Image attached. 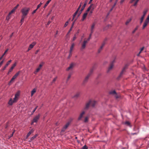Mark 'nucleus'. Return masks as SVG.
<instances>
[{"mask_svg":"<svg viewBox=\"0 0 149 149\" xmlns=\"http://www.w3.org/2000/svg\"><path fill=\"white\" fill-rule=\"evenodd\" d=\"M88 42V40H84L83 42L82 45H81V50H83L84 49H85L86 47V44Z\"/></svg>","mask_w":149,"mask_h":149,"instance_id":"5","label":"nucleus"},{"mask_svg":"<svg viewBox=\"0 0 149 149\" xmlns=\"http://www.w3.org/2000/svg\"><path fill=\"white\" fill-rule=\"evenodd\" d=\"M75 64L74 63H72L70 65V66L67 68L66 70L67 71H68L70 70H72Z\"/></svg>","mask_w":149,"mask_h":149,"instance_id":"10","label":"nucleus"},{"mask_svg":"<svg viewBox=\"0 0 149 149\" xmlns=\"http://www.w3.org/2000/svg\"><path fill=\"white\" fill-rule=\"evenodd\" d=\"M95 25V24L94 23H93L91 26V33H93V30L94 28Z\"/></svg>","mask_w":149,"mask_h":149,"instance_id":"24","label":"nucleus"},{"mask_svg":"<svg viewBox=\"0 0 149 149\" xmlns=\"http://www.w3.org/2000/svg\"><path fill=\"white\" fill-rule=\"evenodd\" d=\"M80 93L79 92L77 93L74 96V97H77L79 96Z\"/></svg>","mask_w":149,"mask_h":149,"instance_id":"38","label":"nucleus"},{"mask_svg":"<svg viewBox=\"0 0 149 149\" xmlns=\"http://www.w3.org/2000/svg\"><path fill=\"white\" fill-rule=\"evenodd\" d=\"M82 149H88V147L86 145H85L82 148Z\"/></svg>","mask_w":149,"mask_h":149,"instance_id":"47","label":"nucleus"},{"mask_svg":"<svg viewBox=\"0 0 149 149\" xmlns=\"http://www.w3.org/2000/svg\"><path fill=\"white\" fill-rule=\"evenodd\" d=\"M86 4H87V2H85L84 4L81 7V10H84V9Z\"/></svg>","mask_w":149,"mask_h":149,"instance_id":"30","label":"nucleus"},{"mask_svg":"<svg viewBox=\"0 0 149 149\" xmlns=\"http://www.w3.org/2000/svg\"><path fill=\"white\" fill-rule=\"evenodd\" d=\"M93 71V69L91 70H90L89 73L88 74V75L85 77V78L84 81V83L88 81L89 77L91 76V74H92Z\"/></svg>","mask_w":149,"mask_h":149,"instance_id":"4","label":"nucleus"},{"mask_svg":"<svg viewBox=\"0 0 149 149\" xmlns=\"http://www.w3.org/2000/svg\"><path fill=\"white\" fill-rule=\"evenodd\" d=\"M68 21H67L65 24L64 27H66L68 25Z\"/></svg>","mask_w":149,"mask_h":149,"instance_id":"46","label":"nucleus"},{"mask_svg":"<svg viewBox=\"0 0 149 149\" xmlns=\"http://www.w3.org/2000/svg\"><path fill=\"white\" fill-rule=\"evenodd\" d=\"M111 25L110 24H108V25L107 26H106L104 28V30H107L108 29V28H109V27H111Z\"/></svg>","mask_w":149,"mask_h":149,"instance_id":"34","label":"nucleus"},{"mask_svg":"<svg viewBox=\"0 0 149 149\" xmlns=\"http://www.w3.org/2000/svg\"><path fill=\"white\" fill-rule=\"evenodd\" d=\"M19 6V4H17L16 6H15L12 10L9 13V15H10L12 13L14 12L16 9L17 8L18 6Z\"/></svg>","mask_w":149,"mask_h":149,"instance_id":"16","label":"nucleus"},{"mask_svg":"<svg viewBox=\"0 0 149 149\" xmlns=\"http://www.w3.org/2000/svg\"><path fill=\"white\" fill-rule=\"evenodd\" d=\"M18 97H17L15 96V97L13 99V100L14 101H15V102H16L17 100H18Z\"/></svg>","mask_w":149,"mask_h":149,"instance_id":"39","label":"nucleus"},{"mask_svg":"<svg viewBox=\"0 0 149 149\" xmlns=\"http://www.w3.org/2000/svg\"><path fill=\"white\" fill-rule=\"evenodd\" d=\"M96 102L94 101H91V103L90 104V105H91L92 107H93L95 106Z\"/></svg>","mask_w":149,"mask_h":149,"instance_id":"26","label":"nucleus"},{"mask_svg":"<svg viewBox=\"0 0 149 149\" xmlns=\"http://www.w3.org/2000/svg\"><path fill=\"white\" fill-rule=\"evenodd\" d=\"M16 63H14L13 65V66L11 67L9 69V70L8 72V74H9V73L13 70V68H14L16 66Z\"/></svg>","mask_w":149,"mask_h":149,"instance_id":"15","label":"nucleus"},{"mask_svg":"<svg viewBox=\"0 0 149 149\" xmlns=\"http://www.w3.org/2000/svg\"><path fill=\"white\" fill-rule=\"evenodd\" d=\"M142 52L141 51H140L138 54L137 55V56H139L140 53Z\"/></svg>","mask_w":149,"mask_h":149,"instance_id":"64","label":"nucleus"},{"mask_svg":"<svg viewBox=\"0 0 149 149\" xmlns=\"http://www.w3.org/2000/svg\"><path fill=\"white\" fill-rule=\"evenodd\" d=\"M114 62V61H113L112 62V63H111V64H110V66L108 68V70H107L108 72H109L113 68V63Z\"/></svg>","mask_w":149,"mask_h":149,"instance_id":"17","label":"nucleus"},{"mask_svg":"<svg viewBox=\"0 0 149 149\" xmlns=\"http://www.w3.org/2000/svg\"><path fill=\"white\" fill-rule=\"evenodd\" d=\"M76 38V34L74 35L73 38V40L74 41V40H75Z\"/></svg>","mask_w":149,"mask_h":149,"instance_id":"51","label":"nucleus"},{"mask_svg":"<svg viewBox=\"0 0 149 149\" xmlns=\"http://www.w3.org/2000/svg\"><path fill=\"white\" fill-rule=\"evenodd\" d=\"M83 10H81H81L78 13V16H79L81 14V13L82 11Z\"/></svg>","mask_w":149,"mask_h":149,"instance_id":"50","label":"nucleus"},{"mask_svg":"<svg viewBox=\"0 0 149 149\" xmlns=\"http://www.w3.org/2000/svg\"><path fill=\"white\" fill-rule=\"evenodd\" d=\"M42 3L41 2H40V3L37 6V9H38V8H39L40 7V6L42 5Z\"/></svg>","mask_w":149,"mask_h":149,"instance_id":"45","label":"nucleus"},{"mask_svg":"<svg viewBox=\"0 0 149 149\" xmlns=\"http://www.w3.org/2000/svg\"><path fill=\"white\" fill-rule=\"evenodd\" d=\"M36 88H34L31 91V96L32 97L34 93L36 92Z\"/></svg>","mask_w":149,"mask_h":149,"instance_id":"23","label":"nucleus"},{"mask_svg":"<svg viewBox=\"0 0 149 149\" xmlns=\"http://www.w3.org/2000/svg\"><path fill=\"white\" fill-rule=\"evenodd\" d=\"M104 45H105V43H103L102 44V45L100 46V48L98 49V53H100V52L102 50V48H103V47L104 46Z\"/></svg>","mask_w":149,"mask_h":149,"instance_id":"20","label":"nucleus"},{"mask_svg":"<svg viewBox=\"0 0 149 149\" xmlns=\"http://www.w3.org/2000/svg\"><path fill=\"white\" fill-rule=\"evenodd\" d=\"M81 7L79 6V7H78V8H77V11H79V10H80Z\"/></svg>","mask_w":149,"mask_h":149,"instance_id":"63","label":"nucleus"},{"mask_svg":"<svg viewBox=\"0 0 149 149\" xmlns=\"http://www.w3.org/2000/svg\"><path fill=\"white\" fill-rule=\"evenodd\" d=\"M43 64L44 63L43 62H42L40 64L39 67L37 68V69L34 72V74H36L37 73V72H38L39 71V70H40L42 67L43 65Z\"/></svg>","mask_w":149,"mask_h":149,"instance_id":"11","label":"nucleus"},{"mask_svg":"<svg viewBox=\"0 0 149 149\" xmlns=\"http://www.w3.org/2000/svg\"><path fill=\"white\" fill-rule=\"evenodd\" d=\"M94 9V8L93 7L91 9V11H90V15H91L92 13H93V11Z\"/></svg>","mask_w":149,"mask_h":149,"instance_id":"48","label":"nucleus"},{"mask_svg":"<svg viewBox=\"0 0 149 149\" xmlns=\"http://www.w3.org/2000/svg\"><path fill=\"white\" fill-rule=\"evenodd\" d=\"M25 17H25L22 16L20 22V23H21V25L22 24V22L24 21V19Z\"/></svg>","mask_w":149,"mask_h":149,"instance_id":"31","label":"nucleus"},{"mask_svg":"<svg viewBox=\"0 0 149 149\" xmlns=\"http://www.w3.org/2000/svg\"><path fill=\"white\" fill-rule=\"evenodd\" d=\"M36 42H33L31 44H30L28 50H29L32 48L34 46L36 45Z\"/></svg>","mask_w":149,"mask_h":149,"instance_id":"14","label":"nucleus"},{"mask_svg":"<svg viewBox=\"0 0 149 149\" xmlns=\"http://www.w3.org/2000/svg\"><path fill=\"white\" fill-rule=\"evenodd\" d=\"M145 21H147L149 22V14Z\"/></svg>","mask_w":149,"mask_h":149,"instance_id":"49","label":"nucleus"},{"mask_svg":"<svg viewBox=\"0 0 149 149\" xmlns=\"http://www.w3.org/2000/svg\"><path fill=\"white\" fill-rule=\"evenodd\" d=\"M37 134H36L35 135H34V136H33V137H32L31 138V140H33V139H35L36 137H37Z\"/></svg>","mask_w":149,"mask_h":149,"instance_id":"43","label":"nucleus"},{"mask_svg":"<svg viewBox=\"0 0 149 149\" xmlns=\"http://www.w3.org/2000/svg\"><path fill=\"white\" fill-rule=\"evenodd\" d=\"M70 122H71L70 121H69L66 123V124L64 126L62 129V132H64L65 131V130L67 128V127H68V126L70 124Z\"/></svg>","mask_w":149,"mask_h":149,"instance_id":"8","label":"nucleus"},{"mask_svg":"<svg viewBox=\"0 0 149 149\" xmlns=\"http://www.w3.org/2000/svg\"><path fill=\"white\" fill-rule=\"evenodd\" d=\"M15 102L13 100L12 98H11L10 99L8 103V105H12Z\"/></svg>","mask_w":149,"mask_h":149,"instance_id":"21","label":"nucleus"},{"mask_svg":"<svg viewBox=\"0 0 149 149\" xmlns=\"http://www.w3.org/2000/svg\"><path fill=\"white\" fill-rule=\"evenodd\" d=\"M147 12V10H145L143 12V15L141 16V18L140 19V23L141 24L142 23L143 20L144 18L145 17V16L146 15V13Z\"/></svg>","mask_w":149,"mask_h":149,"instance_id":"6","label":"nucleus"},{"mask_svg":"<svg viewBox=\"0 0 149 149\" xmlns=\"http://www.w3.org/2000/svg\"><path fill=\"white\" fill-rule=\"evenodd\" d=\"M110 93L111 94H116V93L115 91H110Z\"/></svg>","mask_w":149,"mask_h":149,"instance_id":"41","label":"nucleus"},{"mask_svg":"<svg viewBox=\"0 0 149 149\" xmlns=\"http://www.w3.org/2000/svg\"><path fill=\"white\" fill-rule=\"evenodd\" d=\"M40 116V114H38V115L36 116L32 120L31 125H33L34 123H37L39 119Z\"/></svg>","mask_w":149,"mask_h":149,"instance_id":"3","label":"nucleus"},{"mask_svg":"<svg viewBox=\"0 0 149 149\" xmlns=\"http://www.w3.org/2000/svg\"><path fill=\"white\" fill-rule=\"evenodd\" d=\"M20 94V92L19 91H17L15 94V96L18 98Z\"/></svg>","mask_w":149,"mask_h":149,"instance_id":"35","label":"nucleus"},{"mask_svg":"<svg viewBox=\"0 0 149 149\" xmlns=\"http://www.w3.org/2000/svg\"><path fill=\"white\" fill-rule=\"evenodd\" d=\"M8 49H7L5 52L2 55V56H4L5 55V54H6V53L8 51Z\"/></svg>","mask_w":149,"mask_h":149,"instance_id":"52","label":"nucleus"},{"mask_svg":"<svg viewBox=\"0 0 149 149\" xmlns=\"http://www.w3.org/2000/svg\"><path fill=\"white\" fill-rule=\"evenodd\" d=\"M131 20H132L131 18H130V19H128V20H127V21L125 23V24L126 25H127L129 23H130L131 22Z\"/></svg>","mask_w":149,"mask_h":149,"instance_id":"32","label":"nucleus"},{"mask_svg":"<svg viewBox=\"0 0 149 149\" xmlns=\"http://www.w3.org/2000/svg\"><path fill=\"white\" fill-rule=\"evenodd\" d=\"M135 0H132L130 1V2L131 3H132L133 2V1H135ZM139 1V0H136V1H135L134 3V6H136L137 4V3H138V2Z\"/></svg>","mask_w":149,"mask_h":149,"instance_id":"28","label":"nucleus"},{"mask_svg":"<svg viewBox=\"0 0 149 149\" xmlns=\"http://www.w3.org/2000/svg\"><path fill=\"white\" fill-rule=\"evenodd\" d=\"M30 10V8L28 7H25L23 8L21 10V12L22 14V16L26 17Z\"/></svg>","mask_w":149,"mask_h":149,"instance_id":"1","label":"nucleus"},{"mask_svg":"<svg viewBox=\"0 0 149 149\" xmlns=\"http://www.w3.org/2000/svg\"><path fill=\"white\" fill-rule=\"evenodd\" d=\"M74 44L72 43V44L71 46L70 47V55L68 57L69 58L72 55V52L73 49L74 47Z\"/></svg>","mask_w":149,"mask_h":149,"instance_id":"13","label":"nucleus"},{"mask_svg":"<svg viewBox=\"0 0 149 149\" xmlns=\"http://www.w3.org/2000/svg\"><path fill=\"white\" fill-rule=\"evenodd\" d=\"M87 12L85 13L83 16L82 20L83 21L84 19L86 17L87 15Z\"/></svg>","mask_w":149,"mask_h":149,"instance_id":"27","label":"nucleus"},{"mask_svg":"<svg viewBox=\"0 0 149 149\" xmlns=\"http://www.w3.org/2000/svg\"><path fill=\"white\" fill-rule=\"evenodd\" d=\"M91 100H90L88 102L86 103L85 107L84 108V109L85 110H86L88 108L89 105H90V104L91 103Z\"/></svg>","mask_w":149,"mask_h":149,"instance_id":"12","label":"nucleus"},{"mask_svg":"<svg viewBox=\"0 0 149 149\" xmlns=\"http://www.w3.org/2000/svg\"><path fill=\"white\" fill-rule=\"evenodd\" d=\"M117 2V0L116 1V2L114 3V4H113V6L112 7H113V8H114L115 7L116 5Z\"/></svg>","mask_w":149,"mask_h":149,"instance_id":"55","label":"nucleus"},{"mask_svg":"<svg viewBox=\"0 0 149 149\" xmlns=\"http://www.w3.org/2000/svg\"><path fill=\"white\" fill-rule=\"evenodd\" d=\"M93 4H92V5H91L88 8L87 10H86V12H88L89 11V10H91V9L93 7Z\"/></svg>","mask_w":149,"mask_h":149,"instance_id":"29","label":"nucleus"},{"mask_svg":"<svg viewBox=\"0 0 149 149\" xmlns=\"http://www.w3.org/2000/svg\"><path fill=\"white\" fill-rule=\"evenodd\" d=\"M92 33H91V34L89 35V38L86 40H88V42L90 40V38H91V37Z\"/></svg>","mask_w":149,"mask_h":149,"instance_id":"42","label":"nucleus"},{"mask_svg":"<svg viewBox=\"0 0 149 149\" xmlns=\"http://www.w3.org/2000/svg\"><path fill=\"white\" fill-rule=\"evenodd\" d=\"M38 107V106H37L33 110V111H32V113H31V114H33V113L35 112V111H36V109H37V108Z\"/></svg>","mask_w":149,"mask_h":149,"instance_id":"44","label":"nucleus"},{"mask_svg":"<svg viewBox=\"0 0 149 149\" xmlns=\"http://www.w3.org/2000/svg\"><path fill=\"white\" fill-rule=\"evenodd\" d=\"M148 23L149 22L146 21H145L143 23V25L142 26V29H144L145 28V27L147 26Z\"/></svg>","mask_w":149,"mask_h":149,"instance_id":"18","label":"nucleus"},{"mask_svg":"<svg viewBox=\"0 0 149 149\" xmlns=\"http://www.w3.org/2000/svg\"><path fill=\"white\" fill-rule=\"evenodd\" d=\"M139 26H137L134 29V30L132 31V33H134L136 30H137L139 28Z\"/></svg>","mask_w":149,"mask_h":149,"instance_id":"33","label":"nucleus"},{"mask_svg":"<svg viewBox=\"0 0 149 149\" xmlns=\"http://www.w3.org/2000/svg\"><path fill=\"white\" fill-rule=\"evenodd\" d=\"M128 66V65L127 64H126L124 67L123 68V69L120 72L118 78H119L122 77V76L124 74V73L126 71V70Z\"/></svg>","mask_w":149,"mask_h":149,"instance_id":"2","label":"nucleus"},{"mask_svg":"<svg viewBox=\"0 0 149 149\" xmlns=\"http://www.w3.org/2000/svg\"><path fill=\"white\" fill-rule=\"evenodd\" d=\"M20 73V71H19L18 72H17L16 73L11 79L10 83L12 82L13 81V80H14V79L16 78L18 76L19 74Z\"/></svg>","mask_w":149,"mask_h":149,"instance_id":"9","label":"nucleus"},{"mask_svg":"<svg viewBox=\"0 0 149 149\" xmlns=\"http://www.w3.org/2000/svg\"><path fill=\"white\" fill-rule=\"evenodd\" d=\"M144 49V47H143L141 49L140 51L142 52V51H143V50Z\"/></svg>","mask_w":149,"mask_h":149,"instance_id":"62","label":"nucleus"},{"mask_svg":"<svg viewBox=\"0 0 149 149\" xmlns=\"http://www.w3.org/2000/svg\"><path fill=\"white\" fill-rule=\"evenodd\" d=\"M79 11L77 10L75 13H74L73 16V18L72 20V21L74 19V17L78 13Z\"/></svg>","mask_w":149,"mask_h":149,"instance_id":"37","label":"nucleus"},{"mask_svg":"<svg viewBox=\"0 0 149 149\" xmlns=\"http://www.w3.org/2000/svg\"><path fill=\"white\" fill-rule=\"evenodd\" d=\"M12 61L11 60H10L9 61L6 63V65H5L4 67L2 69V70L3 71L7 67V66Z\"/></svg>","mask_w":149,"mask_h":149,"instance_id":"19","label":"nucleus"},{"mask_svg":"<svg viewBox=\"0 0 149 149\" xmlns=\"http://www.w3.org/2000/svg\"><path fill=\"white\" fill-rule=\"evenodd\" d=\"M71 73H70L69 74V75H68V77L67 78V80H66V82H68V80L70 78L71 76Z\"/></svg>","mask_w":149,"mask_h":149,"instance_id":"36","label":"nucleus"},{"mask_svg":"<svg viewBox=\"0 0 149 149\" xmlns=\"http://www.w3.org/2000/svg\"><path fill=\"white\" fill-rule=\"evenodd\" d=\"M10 15H9V14H8V16H7V17H6V19L7 20H8L9 19H10Z\"/></svg>","mask_w":149,"mask_h":149,"instance_id":"54","label":"nucleus"},{"mask_svg":"<svg viewBox=\"0 0 149 149\" xmlns=\"http://www.w3.org/2000/svg\"><path fill=\"white\" fill-rule=\"evenodd\" d=\"M51 0H48L44 6L43 8H45Z\"/></svg>","mask_w":149,"mask_h":149,"instance_id":"25","label":"nucleus"},{"mask_svg":"<svg viewBox=\"0 0 149 149\" xmlns=\"http://www.w3.org/2000/svg\"><path fill=\"white\" fill-rule=\"evenodd\" d=\"M37 10H38V9H37V8L36 10H34L32 14H33L34 13H35Z\"/></svg>","mask_w":149,"mask_h":149,"instance_id":"56","label":"nucleus"},{"mask_svg":"<svg viewBox=\"0 0 149 149\" xmlns=\"http://www.w3.org/2000/svg\"><path fill=\"white\" fill-rule=\"evenodd\" d=\"M3 61H4L3 60L0 62V66H1V65L3 64Z\"/></svg>","mask_w":149,"mask_h":149,"instance_id":"58","label":"nucleus"},{"mask_svg":"<svg viewBox=\"0 0 149 149\" xmlns=\"http://www.w3.org/2000/svg\"><path fill=\"white\" fill-rule=\"evenodd\" d=\"M85 112L84 111H82L80 114L78 118V120H82L84 115L85 114Z\"/></svg>","mask_w":149,"mask_h":149,"instance_id":"7","label":"nucleus"},{"mask_svg":"<svg viewBox=\"0 0 149 149\" xmlns=\"http://www.w3.org/2000/svg\"><path fill=\"white\" fill-rule=\"evenodd\" d=\"M125 0H121L120 1V3L121 4L123 3L124 1Z\"/></svg>","mask_w":149,"mask_h":149,"instance_id":"60","label":"nucleus"},{"mask_svg":"<svg viewBox=\"0 0 149 149\" xmlns=\"http://www.w3.org/2000/svg\"><path fill=\"white\" fill-rule=\"evenodd\" d=\"M125 124L126 125H130V123L128 121H126L125 123Z\"/></svg>","mask_w":149,"mask_h":149,"instance_id":"53","label":"nucleus"},{"mask_svg":"<svg viewBox=\"0 0 149 149\" xmlns=\"http://www.w3.org/2000/svg\"><path fill=\"white\" fill-rule=\"evenodd\" d=\"M88 117L87 116L86 117L84 118V122L86 123L88 121Z\"/></svg>","mask_w":149,"mask_h":149,"instance_id":"40","label":"nucleus"},{"mask_svg":"<svg viewBox=\"0 0 149 149\" xmlns=\"http://www.w3.org/2000/svg\"><path fill=\"white\" fill-rule=\"evenodd\" d=\"M14 132H15V131H14L12 132V134L10 135V137H11L13 136V134L14 133Z\"/></svg>","mask_w":149,"mask_h":149,"instance_id":"61","label":"nucleus"},{"mask_svg":"<svg viewBox=\"0 0 149 149\" xmlns=\"http://www.w3.org/2000/svg\"><path fill=\"white\" fill-rule=\"evenodd\" d=\"M34 131V130L33 129H32L30 131H29L26 135V138H28L31 135V134Z\"/></svg>","mask_w":149,"mask_h":149,"instance_id":"22","label":"nucleus"},{"mask_svg":"<svg viewBox=\"0 0 149 149\" xmlns=\"http://www.w3.org/2000/svg\"><path fill=\"white\" fill-rule=\"evenodd\" d=\"M57 78V77H56L53 80V82H54V81H55Z\"/></svg>","mask_w":149,"mask_h":149,"instance_id":"59","label":"nucleus"},{"mask_svg":"<svg viewBox=\"0 0 149 149\" xmlns=\"http://www.w3.org/2000/svg\"><path fill=\"white\" fill-rule=\"evenodd\" d=\"M3 61H4L3 60L0 62V66H1V65L3 64Z\"/></svg>","mask_w":149,"mask_h":149,"instance_id":"57","label":"nucleus"}]
</instances>
